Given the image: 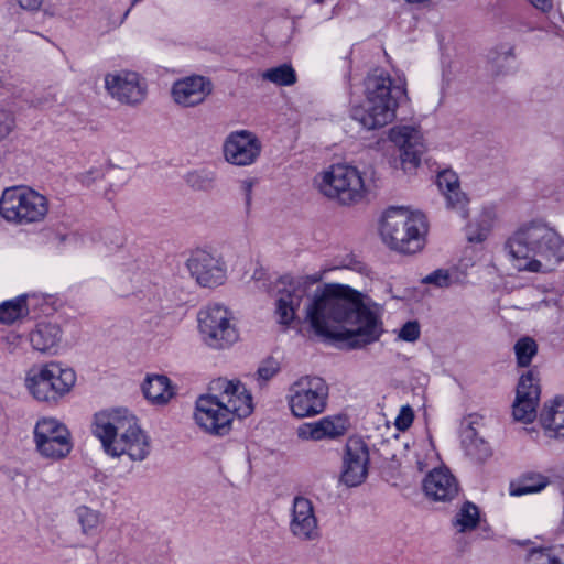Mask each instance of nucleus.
Here are the masks:
<instances>
[{
  "label": "nucleus",
  "mask_w": 564,
  "mask_h": 564,
  "mask_svg": "<svg viewBox=\"0 0 564 564\" xmlns=\"http://www.w3.org/2000/svg\"><path fill=\"white\" fill-rule=\"evenodd\" d=\"M305 321L317 336L347 340L362 348L381 337L383 324L377 306L348 285L330 283L317 289L305 307Z\"/></svg>",
  "instance_id": "nucleus-1"
},
{
  "label": "nucleus",
  "mask_w": 564,
  "mask_h": 564,
  "mask_svg": "<svg viewBox=\"0 0 564 564\" xmlns=\"http://www.w3.org/2000/svg\"><path fill=\"white\" fill-rule=\"evenodd\" d=\"M505 250L516 270L546 273L564 260V238L547 223L533 220L507 239Z\"/></svg>",
  "instance_id": "nucleus-2"
},
{
  "label": "nucleus",
  "mask_w": 564,
  "mask_h": 564,
  "mask_svg": "<svg viewBox=\"0 0 564 564\" xmlns=\"http://www.w3.org/2000/svg\"><path fill=\"white\" fill-rule=\"evenodd\" d=\"M208 391L196 400L194 412L195 423L208 434L226 435L235 416L246 417L253 411L252 397L238 380L214 379Z\"/></svg>",
  "instance_id": "nucleus-3"
},
{
  "label": "nucleus",
  "mask_w": 564,
  "mask_h": 564,
  "mask_svg": "<svg viewBox=\"0 0 564 564\" xmlns=\"http://www.w3.org/2000/svg\"><path fill=\"white\" fill-rule=\"evenodd\" d=\"M93 433L105 452L113 457L126 456L141 462L150 454V440L137 417L127 409L105 410L95 414Z\"/></svg>",
  "instance_id": "nucleus-4"
},
{
  "label": "nucleus",
  "mask_w": 564,
  "mask_h": 564,
  "mask_svg": "<svg viewBox=\"0 0 564 564\" xmlns=\"http://www.w3.org/2000/svg\"><path fill=\"white\" fill-rule=\"evenodd\" d=\"M405 90L393 86L391 77L375 70L365 80V100L351 110V117L367 130H376L390 123L395 117L399 98Z\"/></svg>",
  "instance_id": "nucleus-5"
},
{
  "label": "nucleus",
  "mask_w": 564,
  "mask_h": 564,
  "mask_svg": "<svg viewBox=\"0 0 564 564\" xmlns=\"http://www.w3.org/2000/svg\"><path fill=\"white\" fill-rule=\"evenodd\" d=\"M429 224L424 214L402 206L387 208L379 220V235L391 250L403 254L421 251L426 241Z\"/></svg>",
  "instance_id": "nucleus-6"
},
{
  "label": "nucleus",
  "mask_w": 564,
  "mask_h": 564,
  "mask_svg": "<svg viewBox=\"0 0 564 564\" xmlns=\"http://www.w3.org/2000/svg\"><path fill=\"white\" fill-rule=\"evenodd\" d=\"M323 197L341 206L361 203L369 194L362 173L350 164L336 163L317 173L313 181Z\"/></svg>",
  "instance_id": "nucleus-7"
},
{
  "label": "nucleus",
  "mask_w": 564,
  "mask_h": 564,
  "mask_svg": "<svg viewBox=\"0 0 564 564\" xmlns=\"http://www.w3.org/2000/svg\"><path fill=\"white\" fill-rule=\"evenodd\" d=\"M75 383V371L57 361L33 365L24 379L30 394L42 402L58 401L70 392Z\"/></svg>",
  "instance_id": "nucleus-8"
},
{
  "label": "nucleus",
  "mask_w": 564,
  "mask_h": 564,
  "mask_svg": "<svg viewBox=\"0 0 564 564\" xmlns=\"http://www.w3.org/2000/svg\"><path fill=\"white\" fill-rule=\"evenodd\" d=\"M47 213V198L26 186L8 187L0 197V215L14 225L41 223Z\"/></svg>",
  "instance_id": "nucleus-9"
},
{
  "label": "nucleus",
  "mask_w": 564,
  "mask_h": 564,
  "mask_svg": "<svg viewBox=\"0 0 564 564\" xmlns=\"http://www.w3.org/2000/svg\"><path fill=\"white\" fill-rule=\"evenodd\" d=\"M327 397L328 387L322 378L302 377L289 389L291 413L299 419L315 416L325 410Z\"/></svg>",
  "instance_id": "nucleus-10"
},
{
  "label": "nucleus",
  "mask_w": 564,
  "mask_h": 564,
  "mask_svg": "<svg viewBox=\"0 0 564 564\" xmlns=\"http://www.w3.org/2000/svg\"><path fill=\"white\" fill-rule=\"evenodd\" d=\"M198 325L205 343L216 349L229 347L239 338L232 312L220 304H212L202 310Z\"/></svg>",
  "instance_id": "nucleus-11"
},
{
  "label": "nucleus",
  "mask_w": 564,
  "mask_h": 564,
  "mask_svg": "<svg viewBox=\"0 0 564 564\" xmlns=\"http://www.w3.org/2000/svg\"><path fill=\"white\" fill-rule=\"evenodd\" d=\"M104 83L107 94L120 104L135 106L147 98V80L134 70L109 72L105 75Z\"/></svg>",
  "instance_id": "nucleus-12"
},
{
  "label": "nucleus",
  "mask_w": 564,
  "mask_h": 564,
  "mask_svg": "<svg viewBox=\"0 0 564 564\" xmlns=\"http://www.w3.org/2000/svg\"><path fill=\"white\" fill-rule=\"evenodd\" d=\"M34 440L40 454L47 458H64L72 449L69 431L64 424L52 417H43L37 421Z\"/></svg>",
  "instance_id": "nucleus-13"
},
{
  "label": "nucleus",
  "mask_w": 564,
  "mask_h": 564,
  "mask_svg": "<svg viewBox=\"0 0 564 564\" xmlns=\"http://www.w3.org/2000/svg\"><path fill=\"white\" fill-rule=\"evenodd\" d=\"M388 139L398 148L401 167L404 172H411L420 165L426 145L419 128L395 126L389 130Z\"/></svg>",
  "instance_id": "nucleus-14"
},
{
  "label": "nucleus",
  "mask_w": 564,
  "mask_h": 564,
  "mask_svg": "<svg viewBox=\"0 0 564 564\" xmlns=\"http://www.w3.org/2000/svg\"><path fill=\"white\" fill-rule=\"evenodd\" d=\"M369 451L359 437H349L346 442L339 481L347 487L361 485L368 476Z\"/></svg>",
  "instance_id": "nucleus-15"
},
{
  "label": "nucleus",
  "mask_w": 564,
  "mask_h": 564,
  "mask_svg": "<svg viewBox=\"0 0 564 564\" xmlns=\"http://www.w3.org/2000/svg\"><path fill=\"white\" fill-rule=\"evenodd\" d=\"M540 394L541 388L538 372L529 370L523 373L519 379L512 405L513 419L522 423L533 422L536 417Z\"/></svg>",
  "instance_id": "nucleus-16"
},
{
  "label": "nucleus",
  "mask_w": 564,
  "mask_h": 564,
  "mask_svg": "<svg viewBox=\"0 0 564 564\" xmlns=\"http://www.w3.org/2000/svg\"><path fill=\"white\" fill-rule=\"evenodd\" d=\"M261 150V141L249 130L231 132L223 145L225 160L236 166L253 164L260 156Z\"/></svg>",
  "instance_id": "nucleus-17"
},
{
  "label": "nucleus",
  "mask_w": 564,
  "mask_h": 564,
  "mask_svg": "<svg viewBox=\"0 0 564 564\" xmlns=\"http://www.w3.org/2000/svg\"><path fill=\"white\" fill-rule=\"evenodd\" d=\"M289 530L301 542H312L319 539L318 520L312 500L303 496L294 497L290 512Z\"/></svg>",
  "instance_id": "nucleus-18"
},
{
  "label": "nucleus",
  "mask_w": 564,
  "mask_h": 564,
  "mask_svg": "<svg viewBox=\"0 0 564 564\" xmlns=\"http://www.w3.org/2000/svg\"><path fill=\"white\" fill-rule=\"evenodd\" d=\"M187 268L191 275L204 288L220 285L226 280L225 263L219 257L204 250H197L191 256Z\"/></svg>",
  "instance_id": "nucleus-19"
},
{
  "label": "nucleus",
  "mask_w": 564,
  "mask_h": 564,
  "mask_svg": "<svg viewBox=\"0 0 564 564\" xmlns=\"http://www.w3.org/2000/svg\"><path fill=\"white\" fill-rule=\"evenodd\" d=\"M212 83L203 76H189L173 84L172 98L181 107H195L212 94Z\"/></svg>",
  "instance_id": "nucleus-20"
},
{
  "label": "nucleus",
  "mask_w": 564,
  "mask_h": 564,
  "mask_svg": "<svg viewBox=\"0 0 564 564\" xmlns=\"http://www.w3.org/2000/svg\"><path fill=\"white\" fill-rule=\"evenodd\" d=\"M308 286L307 279H299L290 281L284 289L279 290L275 313L280 324L290 325L295 319L296 311L307 294Z\"/></svg>",
  "instance_id": "nucleus-21"
},
{
  "label": "nucleus",
  "mask_w": 564,
  "mask_h": 564,
  "mask_svg": "<svg viewBox=\"0 0 564 564\" xmlns=\"http://www.w3.org/2000/svg\"><path fill=\"white\" fill-rule=\"evenodd\" d=\"M425 495L435 501H448L458 494V482L447 468H434L423 481Z\"/></svg>",
  "instance_id": "nucleus-22"
},
{
  "label": "nucleus",
  "mask_w": 564,
  "mask_h": 564,
  "mask_svg": "<svg viewBox=\"0 0 564 564\" xmlns=\"http://www.w3.org/2000/svg\"><path fill=\"white\" fill-rule=\"evenodd\" d=\"M346 432V420L341 416H325L318 421L303 423L296 429V436L301 441L318 442L335 438Z\"/></svg>",
  "instance_id": "nucleus-23"
},
{
  "label": "nucleus",
  "mask_w": 564,
  "mask_h": 564,
  "mask_svg": "<svg viewBox=\"0 0 564 564\" xmlns=\"http://www.w3.org/2000/svg\"><path fill=\"white\" fill-rule=\"evenodd\" d=\"M540 423L553 438H564V398L556 397L543 404Z\"/></svg>",
  "instance_id": "nucleus-24"
},
{
  "label": "nucleus",
  "mask_w": 564,
  "mask_h": 564,
  "mask_svg": "<svg viewBox=\"0 0 564 564\" xmlns=\"http://www.w3.org/2000/svg\"><path fill=\"white\" fill-rule=\"evenodd\" d=\"M62 339V330L58 325L41 323L30 334V341L34 349L43 354H55Z\"/></svg>",
  "instance_id": "nucleus-25"
},
{
  "label": "nucleus",
  "mask_w": 564,
  "mask_h": 564,
  "mask_svg": "<svg viewBox=\"0 0 564 564\" xmlns=\"http://www.w3.org/2000/svg\"><path fill=\"white\" fill-rule=\"evenodd\" d=\"M144 397L153 404H166L174 397L170 379L164 375H149L142 384Z\"/></svg>",
  "instance_id": "nucleus-26"
},
{
  "label": "nucleus",
  "mask_w": 564,
  "mask_h": 564,
  "mask_svg": "<svg viewBox=\"0 0 564 564\" xmlns=\"http://www.w3.org/2000/svg\"><path fill=\"white\" fill-rule=\"evenodd\" d=\"M463 445L466 453L476 460L484 462L491 455L488 443L479 437L471 426L464 432Z\"/></svg>",
  "instance_id": "nucleus-27"
},
{
  "label": "nucleus",
  "mask_w": 564,
  "mask_h": 564,
  "mask_svg": "<svg viewBox=\"0 0 564 564\" xmlns=\"http://www.w3.org/2000/svg\"><path fill=\"white\" fill-rule=\"evenodd\" d=\"M550 480L541 474H527L523 475L518 482H511L510 495L514 497L535 494L543 490Z\"/></svg>",
  "instance_id": "nucleus-28"
},
{
  "label": "nucleus",
  "mask_w": 564,
  "mask_h": 564,
  "mask_svg": "<svg viewBox=\"0 0 564 564\" xmlns=\"http://www.w3.org/2000/svg\"><path fill=\"white\" fill-rule=\"evenodd\" d=\"M480 520L479 509L473 502L466 501L457 511L453 525L459 533L475 530Z\"/></svg>",
  "instance_id": "nucleus-29"
},
{
  "label": "nucleus",
  "mask_w": 564,
  "mask_h": 564,
  "mask_svg": "<svg viewBox=\"0 0 564 564\" xmlns=\"http://www.w3.org/2000/svg\"><path fill=\"white\" fill-rule=\"evenodd\" d=\"M75 514L85 535L95 534L104 522V516L99 510L84 505L76 508Z\"/></svg>",
  "instance_id": "nucleus-30"
},
{
  "label": "nucleus",
  "mask_w": 564,
  "mask_h": 564,
  "mask_svg": "<svg viewBox=\"0 0 564 564\" xmlns=\"http://www.w3.org/2000/svg\"><path fill=\"white\" fill-rule=\"evenodd\" d=\"M28 313L25 297H17L0 305V322L12 324Z\"/></svg>",
  "instance_id": "nucleus-31"
},
{
  "label": "nucleus",
  "mask_w": 564,
  "mask_h": 564,
  "mask_svg": "<svg viewBox=\"0 0 564 564\" xmlns=\"http://www.w3.org/2000/svg\"><path fill=\"white\" fill-rule=\"evenodd\" d=\"M185 181L195 191H210L216 184V174L213 171L202 169L188 172Z\"/></svg>",
  "instance_id": "nucleus-32"
},
{
  "label": "nucleus",
  "mask_w": 564,
  "mask_h": 564,
  "mask_svg": "<svg viewBox=\"0 0 564 564\" xmlns=\"http://www.w3.org/2000/svg\"><path fill=\"white\" fill-rule=\"evenodd\" d=\"M528 564H564V546L546 550H533L527 558Z\"/></svg>",
  "instance_id": "nucleus-33"
},
{
  "label": "nucleus",
  "mask_w": 564,
  "mask_h": 564,
  "mask_svg": "<svg viewBox=\"0 0 564 564\" xmlns=\"http://www.w3.org/2000/svg\"><path fill=\"white\" fill-rule=\"evenodd\" d=\"M261 77L279 86H290L296 82L294 69L286 64L267 69Z\"/></svg>",
  "instance_id": "nucleus-34"
},
{
  "label": "nucleus",
  "mask_w": 564,
  "mask_h": 564,
  "mask_svg": "<svg viewBox=\"0 0 564 564\" xmlns=\"http://www.w3.org/2000/svg\"><path fill=\"white\" fill-rule=\"evenodd\" d=\"M536 351V343L530 337L520 338L514 345L517 362L520 367H528Z\"/></svg>",
  "instance_id": "nucleus-35"
},
{
  "label": "nucleus",
  "mask_w": 564,
  "mask_h": 564,
  "mask_svg": "<svg viewBox=\"0 0 564 564\" xmlns=\"http://www.w3.org/2000/svg\"><path fill=\"white\" fill-rule=\"evenodd\" d=\"M444 197L446 199V206L448 209L457 213L464 219L468 217L469 199L465 193L460 191V188L444 194Z\"/></svg>",
  "instance_id": "nucleus-36"
},
{
  "label": "nucleus",
  "mask_w": 564,
  "mask_h": 564,
  "mask_svg": "<svg viewBox=\"0 0 564 564\" xmlns=\"http://www.w3.org/2000/svg\"><path fill=\"white\" fill-rule=\"evenodd\" d=\"M491 226V218L489 214H486L481 221H470L466 228V236L470 242H482L486 240Z\"/></svg>",
  "instance_id": "nucleus-37"
},
{
  "label": "nucleus",
  "mask_w": 564,
  "mask_h": 564,
  "mask_svg": "<svg viewBox=\"0 0 564 564\" xmlns=\"http://www.w3.org/2000/svg\"><path fill=\"white\" fill-rule=\"evenodd\" d=\"M15 128V113L11 109L0 106V142L6 140Z\"/></svg>",
  "instance_id": "nucleus-38"
},
{
  "label": "nucleus",
  "mask_w": 564,
  "mask_h": 564,
  "mask_svg": "<svg viewBox=\"0 0 564 564\" xmlns=\"http://www.w3.org/2000/svg\"><path fill=\"white\" fill-rule=\"evenodd\" d=\"M437 186L443 195L460 188L457 174L449 170H445L437 175Z\"/></svg>",
  "instance_id": "nucleus-39"
},
{
  "label": "nucleus",
  "mask_w": 564,
  "mask_h": 564,
  "mask_svg": "<svg viewBox=\"0 0 564 564\" xmlns=\"http://www.w3.org/2000/svg\"><path fill=\"white\" fill-rule=\"evenodd\" d=\"M280 365L274 358H267L257 370L258 380L263 382L272 379L279 371Z\"/></svg>",
  "instance_id": "nucleus-40"
},
{
  "label": "nucleus",
  "mask_w": 564,
  "mask_h": 564,
  "mask_svg": "<svg viewBox=\"0 0 564 564\" xmlns=\"http://www.w3.org/2000/svg\"><path fill=\"white\" fill-rule=\"evenodd\" d=\"M398 337L404 341L413 343L420 337V325L417 322H406L399 330Z\"/></svg>",
  "instance_id": "nucleus-41"
},
{
  "label": "nucleus",
  "mask_w": 564,
  "mask_h": 564,
  "mask_svg": "<svg viewBox=\"0 0 564 564\" xmlns=\"http://www.w3.org/2000/svg\"><path fill=\"white\" fill-rule=\"evenodd\" d=\"M424 283L434 284L440 288H447L451 285V276L446 270H436L423 279Z\"/></svg>",
  "instance_id": "nucleus-42"
},
{
  "label": "nucleus",
  "mask_w": 564,
  "mask_h": 564,
  "mask_svg": "<svg viewBox=\"0 0 564 564\" xmlns=\"http://www.w3.org/2000/svg\"><path fill=\"white\" fill-rule=\"evenodd\" d=\"M413 419V410L409 405H404L401 408L394 424L399 431H405L412 425Z\"/></svg>",
  "instance_id": "nucleus-43"
},
{
  "label": "nucleus",
  "mask_w": 564,
  "mask_h": 564,
  "mask_svg": "<svg viewBox=\"0 0 564 564\" xmlns=\"http://www.w3.org/2000/svg\"><path fill=\"white\" fill-rule=\"evenodd\" d=\"M104 176L102 171L97 167H91L79 173L76 178L84 186H91L96 181L100 180Z\"/></svg>",
  "instance_id": "nucleus-44"
},
{
  "label": "nucleus",
  "mask_w": 564,
  "mask_h": 564,
  "mask_svg": "<svg viewBox=\"0 0 564 564\" xmlns=\"http://www.w3.org/2000/svg\"><path fill=\"white\" fill-rule=\"evenodd\" d=\"M55 98L52 94L43 93L32 98L31 105L35 108H46L54 104Z\"/></svg>",
  "instance_id": "nucleus-45"
},
{
  "label": "nucleus",
  "mask_w": 564,
  "mask_h": 564,
  "mask_svg": "<svg viewBox=\"0 0 564 564\" xmlns=\"http://www.w3.org/2000/svg\"><path fill=\"white\" fill-rule=\"evenodd\" d=\"M545 303L549 306H554L558 311L564 312V292L550 293L545 299Z\"/></svg>",
  "instance_id": "nucleus-46"
},
{
  "label": "nucleus",
  "mask_w": 564,
  "mask_h": 564,
  "mask_svg": "<svg viewBox=\"0 0 564 564\" xmlns=\"http://www.w3.org/2000/svg\"><path fill=\"white\" fill-rule=\"evenodd\" d=\"M533 7L541 10L542 12H547L552 9L551 0H528Z\"/></svg>",
  "instance_id": "nucleus-47"
},
{
  "label": "nucleus",
  "mask_w": 564,
  "mask_h": 564,
  "mask_svg": "<svg viewBox=\"0 0 564 564\" xmlns=\"http://www.w3.org/2000/svg\"><path fill=\"white\" fill-rule=\"evenodd\" d=\"M19 3L23 9L33 11L42 6L43 0H19Z\"/></svg>",
  "instance_id": "nucleus-48"
},
{
  "label": "nucleus",
  "mask_w": 564,
  "mask_h": 564,
  "mask_svg": "<svg viewBox=\"0 0 564 564\" xmlns=\"http://www.w3.org/2000/svg\"><path fill=\"white\" fill-rule=\"evenodd\" d=\"M252 182L251 181H243L242 182V191L246 196V203L249 205L251 200V193H252Z\"/></svg>",
  "instance_id": "nucleus-49"
},
{
  "label": "nucleus",
  "mask_w": 564,
  "mask_h": 564,
  "mask_svg": "<svg viewBox=\"0 0 564 564\" xmlns=\"http://www.w3.org/2000/svg\"><path fill=\"white\" fill-rule=\"evenodd\" d=\"M417 464H419V469L422 471L424 469V466L422 465L421 462H419Z\"/></svg>",
  "instance_id": "nucleus-50"
}]
</instances>
